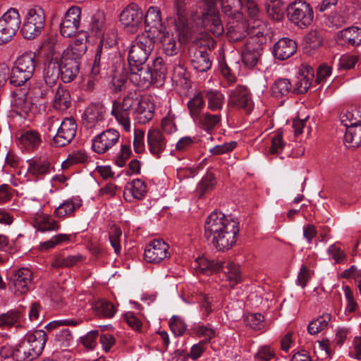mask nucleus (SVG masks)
<instances>
[{"instance_id": "1", "label": "nucleus", "mask_w": 361, "mask_h": 361, "mask_svg": "<svg viewBox=\"0 0 361 361\" xmlns=\"http://www.w3.org/2000/svg\"><path fill=\"white\" fill-rule=\"evenodd\" d=\"M238 233V223L221 212H212L204 223L205 238H211L220 251L231 249L236 243Z\"/></svg>"}, {"instance_id": "2", "label": "nucleus", "mask_w": 361, "mask_h": 361, "mask_svg": "<svg viewBox=\"0 0 361 361\" xmlns=\"http://www.w3.org/2000/svg\"><path fill=\"white\" fill-rule=\"evenodd\" d=\"M177 7L178 22H176L177 31L173 32L169 28H164L157 33L155 37H157L161 44L164 52L167 56L176 55L180 49V39L179 38V32H183V38L188 36V31L185 27V16L184 10L179 8V4H182L179 0L176 1Z\"/></svg>"}, {"instance_id": "3", "label": "nucleus", "mask_w": 361, "mask_h": 361, "mask_svg": "<svg viewBox=\"0 0 361 361\" xmlns=\"http://www.w3.org/2000/svg\"><path fill=\"white\" fill-rule=\"evenodd\" d=\"M36 63L35 52L26 51L19 56L11 69L10 83L16 87L24 85L32 77Z\"/></svg>"}, {"instance_id": "4", "label": "nucleus", "mask_w": 361, "mask_h": 361, "mask_svg": "<svg viewBox=\"0 0 361 361\" xmlns=\"http://www.w3.org/2000/svg\"><path fill=\"white\" fill-rule=\"evenodd\" d=\"M140 98L135 93H130L121 102H114L111 115L128 133L131 130L130 113H135L136 108L139 106Z\"/></svg>"}, {"instance_id": "5", "label": "nucleus", "mask_w": 361, "mask_h": 361, "mask_svg": "<svg viewBox=\"0 0 361 361\" xmlns=\"http://www.w3.org/2000/svg\"><path fill=\"white\" fill-rule=\"evenodd\" d=\"M154 39L149 33L139 35L133 42L128 53L129 66H142L154 48Z\"/></svg>"}, {"instance_id": "6", "label": "nucleus", "mask_w": 361, "mask_h": 361, "mask_svg": "<svg viewBox=\"0 0 361 361\" xmlns=\"http://www.w3.org/2000/svg\"><path fill=\"white\" fill-rule=\"evenodd\" d=\"M44 20L45 16L40 7L29 8L21 30L24 37L30 39L39 35L44 26Z\"/></svg>"}, {"instance_id": "7", "label": "nucleus", "mask_w": 361, "mask_h": 361, "mask_svg": "<svg viewBox=\"0 0 361 361\" xmlns=\"http://www.w3.org/2000/svg\"><path fill=\"white\" fill-rule=\"evenodd\" d=\"M32 272L27 268L10 271L7 274L8 289L16 295L25 294L32 283Z\"/></svg>"}, {"instance_id": "8", "label": "nucleus", "mask_w": 361, "mask_h": 361, "mask_svg": "<svg viewBox=\"0 0 361 361\" xmlns=\"http://www.w3.org/2000/svg\"><path fill=\"white\" fill-rule=\"evenodd\" d=\"M223 11L230 17L227 25V36L230 41L238 42L241 40L247 34L245 23L242 21L243 15L238 11H232L230 5L221 3Z\"/></svg>"}, {"instance_id": "9", "label": "nucleus", "mask_w": 361, "mask_h": 361, "mask_svg": "<svg viewBox=\"0 0 361 361\" xmlns=\"http://www.w3.org/2000/svg\"><path fill=\"white\" fill-rule=\"evenodd\" d=\"M288 15L290 21L298 27L310 25L313 20V11L305 1H295L288 8Z\"/></svg>"}, {"instance_id": "10", "label": "nucleus", "mask_w": 361, "mask_h": 361, "mask_svg": "<svg viewBox=\"0 0 361 361\" xmlns=\"http://www.w3.org/2000/svg\"><path fill=\"white\" fill-rule=\"evenodd\" d=\"M204 1L207 6V9L202 15V26L214 36H221L224 32V28L220 20L219 13L215 8L218 0Z\"/></svg>"}, {"instance_id": "11", "label": "nucleus", "mask_w": 361, "mask_h": 361, "mask_svg": "<svg viewBox=\"0 0 361 361\" xmlns=\"http://www.w3.org/2000/svg\"><path fill=\"white\" fill-rule=\"evenodd\" d=\"M20 23V14L16 8H9L1 16V43H6L13 39Z\"/></svg>"}, {"instance_id": "12", "label": "nucleus", "mask_w": 361, "mask_h": 361, "mask_svg": "<svg viewBox=\"0 0 361 361\" xmlns=\"http://www.w3.org/2000/svg\"><path fill=\"white\" fill-rule=\"evenodd\" d=\"M169 257V245L162 239H154L145 247L144 259L147 262L158 264Z\"/></svg>"}, {"instance_id": "13", "label": "nucleus", "mask_w": 361, "mask_h": 361, "mask_svg": "<svg viewBox=\"0 0 361 361\" xmlns=\"http://www.w3.org/2000/svg\"><path fill=\"white\" fill-rule=\"evenodd\" d=\"M119 138L120 133L116 130H106L92 139V148L97 154H104L118 142Z\"/></svg>"}, {"instance_id": "14", "label": "nucleus", "mask_w": 361, "mask_h": 361, "mask_svg": "<svg viewBox=\"0 0 361 361\" xmlns=\"http://www.w3.org/2000/svg\"><path fill=\"white\" fill-rule=\"evenodd\" d=\"M76 130L77 125L73 118L63 119L53 137V145L56 147H63L68 145L75 137Z\"/></svg>"}, {"instance_id": "15", "label": "nucleus", "mask_w": 361, "mask_h": 361, "mask_svg": "<svg viewBox=\"0 0 361 361\" xmlns=\"http://www.w3.org/2000/svg\"><path fill=\"white\" fill-rule=\"evenodd\" d=\"M228 104L237 109H243L246 113H250L254 107V103L247 88L242 86L236 87L230 93Z\"/></svg>"}, {"instance_id": "16", "label": "nucleus", "mask_w": 361, "mask_h": 361, "mask_svg": "<svg viewBox=\"0 0 361 361\" xmlns=\"http://www.w3.org/2000/svg\"><path fill=\"white\" fill-rule=\"evenodd\" d=\"M105 109L102 105L92 104L82 116L83 125L87 128L99 129L104 126Z\"/></svg>"}, {"instance_id": "17", "label": "nucleus", "mask_w": 361, "mask_h": 361, "mask_svg": "<svg viewBox=\"0 0 361 361\" xmlns=\"http://www.w3.org/2000/svg\"><path fill=\"white\" fill-rule=\"evenodd\" d=\"M129 79L134 85L146 89L149 87L152 81V73L148 66L144 65L129 66Z\"/></svg>"}, {"instance_id": "18", "label": "nucleus", "mask_w": 361, "mask_h": 361, "mask_svg": "<svg viewBox=\"0 0 361 361\" xmlns=\"http://www.w3.org/2000/svg\"><path fill=\"white\" fill-rule=\"evenodd\" d=\"M143 13L137 5H128L120 14V21L126 27H130L131 31L135 30L141 23Z\"/></svg>"}, {"instance_id": "19", "label": "nucleus", "mask_w": 361, "mask_h": 361, "mask_svg": "<svg viewBox=\"0 0 361 361\" xmlns=\"http://www.w3.org/2000/svg\"><path fill=\"white\" fill-rule=\"evenodd\" d=\"M246 25L247 34L250 35L247 41L259 43L261 45L264 37L269 33V28L267 27V25L259 18L249 19Z\"/></svg>"}, {"instance_id": "20", "label": "nucleus", "mask_w": 361, "mask_h": 361, "mask_svg": "<svg viewBox=\"0 0 361 361\" xmlns=\"http://www.w3.org/2000/svg\"><path fill=\"white\" fill-rule=\"evenodd\" d=\"M59 63L61 80L64 82L73 81L79 73L78 60L63 54L60 56Z\"/></svg>"}, {"instance_id": "21", "label": "nucleus", "mask_w": 361, "mask_h": 361, "mask_svg": "<svg viewBox=\"0 0 361 361\" xmlns=\"http://www.w3.org/2000/svg\"><path fill=\"white\" fill-rule=\"evenodd\" d=\"M145 33H149L154 39L157 32L166 27L161 23V13L157 7L149 8L145 17Z\"/></svg>"}, {"instance_id": "22", "label": "nucleus", "mask_w": 361, "mask_h": 361, "mask_svg": "<svg viewBox=\"0 0 361 361\" xmlns=\"http://www.w3.org/2000/svg\"><path fill=\"white\" fill-rule=\"evenodd\" d=\"M40 133L35 130H23L18 137V144L27 152L36 150L42 144Z\"/></svg>"}, {"instance_id": "23", "label": "nucleus", "mask_w": 361, "mask_h": 361, "mask_svg": "<svg viewBox=\"0 0 361 361\" xmlns=\"http://www.w3.org/2000/svg\"><path fill=\"white\" fill-rule=\"evenodd\" d=\"M297 51L296 42L288 37H283L276 42L273 47V54L279 60H286Z\"/></svg>"}, {"instance_id": "24", "label": "nucleus", "mask_w": 361, "mask_h": 361, "mask_svg": "<svg viewBox=\"0 0 361 361\" xmlns=\"http://www.w3.org/2000/svg\"><path fill=\"white\" fill-rule=\"evenodd\" d=\"M149 152L159 157L166 149L167 141L162 133L157 129H149L147 136Z\"/></svg>"}, {"instance_id": "25", "label": "nucleus", "mask_w": 361, "mask_h": 361, "mask_svg": "<svg viewBox=\"0 0 361 361\" xmlns=\"http://www.w3.org/2000/svg\"><path fill=\"white\" fill-rule=\"evenodd\" d=\"M146 183L141 179L133 180L124 189L123 196L126 201L133 202L142 199L147 194Z\"/></svg>"}, {"instance_id": "26", "label": "nucleus", "mask_w": 361, "mask_h": 361, "mask_svg": "<svg viewBox=\"0 0 361 361\" xmlns=\"http://www.w3.org/2000/svg\"><path fill=\"white\" fill-rule=\"evenodd\" d=\"M314 78V71L311 66L302 64L298 68L295 88L299 94H304L310 87Z\"/></svg>"}, {"instance_id": "27", "label": "nucleus", "mask_w": 361, "mask_h": 361, "mask_svg": "<svg viewBox=\"0 0 361 361\" xmlns=\"http://www.w3.org/2000/svg\"><path fill=\"white\" fill-rule=\"evenodd\" d=\"M261 45L251 41L246 42L242 49V61L248 68H252L257 63L261 55Z\"/></svg>"}, {"instance_id": "28", "label": "nucleus", "mask_w": 361, "mask_h": 361, "mask_svg": "<svg viewBox=\"0 0 361 361\" xmlns=\"http://www.w3.org/2000/svg\"><path fill=\"white\" fill-rule=\"evenodd\" d=\"M336 42L341 45L356 47L361 44V28L353 26L340 31L337 34Z\"/></svg>"}, {"instance_id": "29", "label": "nucleus", "mask_w": 361, "mask_h": 361, "mask_svg": "<svg viewBox=\"0 0 361 361\" xmlns=\"http://www.w3.org/2000/svg\"><path fill=\"white\" fill-rule=\"evenodd\" d=\"M60 53H55L44 69V79L46 84L53 86L59 79L60 73Z\"/></svg>"}, {"instance_id": "30", "label": "nucleus", "mask_w": 361, "mask_h": 361, "mask_svg": "<svg viewBox=\"0 0 361 361\" xmlns=\"http://www.w3.org/2000/svg\"><path fill=\"white\" fill-rule=\"evenodd\" d=\"M191 65L199 72H205L210 69L212 61L206 51L195 49L190 51Z\"/></svg>"}, {"instance_id": "31", "label": "nucleus", "mask_w": 361, "mask_h": 361, "mask_svg": "<svg viewBox=\"0 0 361 361\" xmlns=\"http://www.w3.org/2000/svg\"><path fill=\"white\" fill-rule=\"evenodd\" d=\"M11 102L13 110L21 117L25 116L30 110L31 103L27 99L26 92L21 90L13 92Z\"/></svg>"}, {"instance_id": "32", "label": "nucleus", "mask_w": 361, "mask_h": 361, "mask_svg": "<svg viewBox=\"0 0 361 361\" xmlns=\"http://www.w3.org/2000/svg\"><path fill=\"white\" fill-rule=\"evenodd\" d=\"M154 106L149 98L141 97L139 106L136 108L135 114V118L138 123L145 124L154 117Z\"/></svg>"}, {"instance_id": "33", "label": "nucleus", "mask_w": 361, "mask_h": 361, "mask_svg": "<svg viewBox=\"0 0 361 361\" xmlns=\"http://www.w3.org/2000/svg\"><path fill=\"white\" fill-rule=\"evenodd\" d=\"M34 225L37 230L45 232L57 231L60 226L59 223L52 219L50 216L42 212H37L34 217Z\"/></svg>"}, {"instance_id": "34", "label": "nucleus", "mask_w": 361, "mask_h": 361, "mask_svg": "<svg viewBox=\"0 0 361 361\" xmlns=\"http://www.w3.org/2000/svg\"><path fill=\"white\" fill-rule=\"evenodd\" d=\"M25 338L38 357L42 353L47 341V335L46 332L43 330H37L27 334Z\"/></svg>"}, {"instance_id": "35", "label": "nucleus", "mask_w": 361, "mask_h": 361, "mask_svg": "<svg viewBox=\"0 0 361 361\" xmlns=\"http://www.w3.org/2000/svg\"><path fill=\"white\" fill-rule=\"evenodd\" d=\"M82 205V201L78 198H72L65 200L54 210V216L57 218H63L71 215L75 210Z\"/></svg>"}, {"instance_id": "36", "label": "nucleus", "mask_w": 361, "mask_h": 361, "mask_svg": "<svg viewBox=\"0 0 361 361\" xmlns=\"http://www.w3.org/2000/svg\"><path fill=\"white\" fill-rule=\"evenodd\" d=\"M221 269H223L224 280L228 283L229 286L234 287L241 281V271L238 264L233 262H228Z\"/></svg>"}, {"instance_id": "37", "label": "nucleus", "mask_w": 361, "mask_h": 361, "mask_svg": "<svg viewBox=\"0 0 361 361\" xmlns=\"http://www.w3.org/2000/svg\"><path fill=\"white\" fill-rule=\"evenodd\" d=\"M51 164L44 159H32L28 161L27 171L34 176L38 177L50 172Z\"/></svg>"}, {"instance_id": "38", "label": "nucleus", "mask_w": 361, "mask_h": 361, "mask_svg": "<svg viewBox=\"0 0 361 361\" xmlns=\"http://www.w3.org/2000/svg\"><path fill=\"white\" fill-rule=\"evenodd\" d=\"M197 301L203 318L207 317L216 308V300L210 294L200 293Z\"/></svg>"}, {"instance_id": "39", "label": "nucleus", "mask_w": 361, "mask_h": 361, "mask_svg": "<svg viewBox=\"0 0 361 361\" xmlns=\"http://www.w3.org/2000/svg\"><path fill=\"white\" fill-rule=\"evenodd\" d=\"M82 260L83 257L79 254L68 256L58 254L54 256L51 265L54 268L70 267L77 264Z\"/></svg>"}, {"instance_id": "40", "label": "nucleus", "mask_w": 361, "mask_h": 361, "mask_svg": "<svg viewBox=\"0 0 361 361\" xmlns=\"http://www.w3.org/2000/svg\"><path fill=\"white\" fill-rule=\"evenodd\" d=\"M345 128V142L348 143L350 147H358L361 144V124L353 126L352 123H347Z\"/></svg>"}, {"instance_id": "41", "label": "nucleus", "mask_w": 361, "mask_h": 361, "mask_svg": "<svg viewBox=\"0 0 361 361\" xmlns=\"http://www.w3.org/2000/svg\"><path fill=\"white\" fill-rule=\"evenodd\" d=\"M86 42L87 37L83 35L82 37L77 38L63 54L78 60L87 50Z\"/></svg>"}, {"instance_id": "42", "label": "nucleus", "mask_w": 361, "mask_h": 361, "mask_svg": "<svg viewBox=\"0 0 361 361\" xmlns=\"http://www.w3.org/2000/svg\"><path fill=\"white\" fill-rule=\"evenodd\" d=\"M37 357V355L30 347V343L25 337L16 348V361H30Z\"/></svg>"}, {"instance_id": "43", "label": "nucleus", "mask_w": 361, "mask_h": 361, "mask_svg": "<svg viewBox=\"0 0 361 361\" xmlns=\"http://www.w3.org/2000/svg\"><path fill=\"white\" fill-rule=\"evenodd\" d=\"M71 104V95L69 92L63 87H59L55 92L53 106L56 109L64 111Z\"/></svg>"}, {"instance_id": "44", "label": "nucleus", "mask_w": 361, "mask_h": 361, "mask_svg": "<svg viewBox=\"0 0 361 361\" xmlns=\"http://www.w3.org/2000/svg\"><path fill=\"white\" fill-rule=\"evenodd\" d=\"M292 90L291 82L288 79L279 78L271 85V95L277 99L287 96Z\"/></svg>"}, {"instance_id": "45", "label": "nucleus", "mask_w": 361, "mask_h": 361, "mask_svg": "<svg viewBox=\"0 0 361 361\" xmlns=\"http://www.w3.org/2000/svg\"><path fill=\"white\" fill-rule=\"evenodd\" d=\"M331 317L330 313H324L318 317L309 324L307 327L308 332L312 335H315L326 329L331 320Z\"/></svg>"}, {"instance_id": "46", "label": "nucleus", "mask_w": 361, "mask_h": 361, "mask_svg": "<svg viewBox=\"0 0 361 361\" xmlns=\"http://www.w3.org/2000/svg\"><path fill=\"white\" fill-rule=\"evenodd\" d=\"M205 95L208 103L207 108L209 110L215 111L222 109L225 97L221 92L217 90H209Z\"/></svg>"}, {"instance_id": "47", "label": "nucleus", "mask_w": 361, "mask_h": 361, "mask_svg": "<svg viewBox=\"0 0 361 361\" xmlns=\"http://www.w3.org/2000/svg\"><path fill=\"white\" fill-rule=\"evenodd\" d=\"M326 252L329 258L334 261L335 264H344L347 261V254L338 242L329 245Z\"/></svg>"}, {"instance_id": "48", "label": "nucleus", "mask_w": 361, "mask_h": 361, "mask_svg": "<svg viewBox=\"0 0 361 361\" xmlns=\"http://www.w3.org/2000/svg\"><path fill=\"white\" fill-rule=\"evenodd\" d=\"M94 310L97 316L104 318L113 317L116 312L114 305L105 300L96 302L94 305Z\"/></svg>"}, {"instance_id": "49", "label": "nucleus", "mask_w": 361, "mask_h": 361, "mask_svg": "<svg viewBox=\"0 0 361 361\" xmlns=\"http://www.w3.org/2000/svg\"><path fill=\"white\" fill-rule=\"evenodd\" d=\"M198 119L203 129L207 131H211L220 125L221 115L220 114H212L210 113H205L203 114Z\"/></svg>"}, {"instance_id": "50", "label": "nucleus", "mask_w": 361, "mask_h": 361, "mask_svg": "<svg viewBox=\"0 0 361 361\" xmlns=\"http://www.w3.org/2000/svg\"><path fill=\"white\" fill-rule=\"evenodd\" d=\"M188 107L190 114L194 120L198 119L201 116L200 113L204 107V100L201 94L195 95L188 102Z\"/></svg>"}, {"instance_id": "51", "label": "nucleus", "mask_w": 361, "mask_h": 361, "mask_svg": "<svg viewBox=\"0 0 361 361\" xmlns=\"http://www.w3.org/2000/svg\"><path fill=\"white\" fill-rule=\"evenodd\" d=\"M73 343V336L68 329L59 331L55 336L54 343L56 347L65 348L71 346Z\"/></svg>"}, {"instance_id": "52", "label": "nucleus", "mask_w": 361, "mask_h": 361, "mask_svg": "<svg viewBox=\"0 0 361 361\" xmlns=\"http://www.w3.org/2000/svg\"><path fill=\"white\" fill-rule=\"evenodd\" d=\"M10 340V336L1 333V359H7L8 361H16V348L14 349Z\"/></svg>"}, {"instance_id": "53", "label": "nucleus", "mask_w": 361, "mask_h": 361, "mask_svg": "<svg viewBox=\"0 0 361 361\" xmlns=\"http://www.w3.org/2000/svg\"><path fill=\"white\" fill-rule=\"evenodd\" d=\"M304 41L305 49H317L322 45L323 37L319 32L312 30L306 35Z\"/></svg>"}, {"instance_id": "54", "label": "nucleus", "mask_w": 361, "mask_h": 361, "mask_svg": "<svg viewBox=\"0 0 361 361\" xmlns=\"http://www.w3.org/2000/svg\"><path fill=\"white\" fill-rule=\"evenodd\" d=\"M341 123L345 127V124L352 123L353 126L361 124V108H352L348 110L341 116Z\"/></svg>"}, {"instance_id": "55", "label": "nucleus", "mask_w": 361, "mask_h": 361, "mask_svg": "<svg viewBox=\"0 0 361 361\" xmlns=\"http://www.w3.org/2000/svg\"><path fill=\"white\" fill-rule=\"evenodd\" d=\"M192 332L197 336L203 338L202 341L204 343L209 342L216 336V332L212 328L200 324L192 328Z\"/></svg>"}, {"instance_id": "56", "label": "nucleus", "mask_w": 361, "mask_h": 361, "mask_svg": "<svg viewBox=\"0 0 361 361\" xmlns=\"http://www.w3.org/2000/svg\"><path fill=\"white\" fill-rule=\"evenodd\" d=\"M122 231L121 228L116 226H112L110 228L109 238L111 245L114 250L116 254L118 255L121 250V238Z\"/></svg>"}, {"instance_id": "57", "label": "nucleus", "mask_w": 361, "mask_h": 361, "mask_svg": "<svg viewBox=\"0 0 361 361\" xmlns=\"http://www.w3.org/2000/svg\"><path fill=\"white\" fill-rule=\"evenodd\" d=\"M20 318V314L18 310H10L6 314H1V329L17 326Z\"/></svg>"}, {"instance_id": "58", "label": "nucleus", "mask_w": 361, "mask_h": 361, "mask_svg": "<svg viewBox=\"0 0 361 361\" xmlns=\"http://www.w3.org/2000/svg\"><path fill=\"white\" fill-rule=\"evenodd\" d=\"M196 137L184 136L180 138L176 144L175 150L179 152H185L191 149L198 143Z\"/></svg>"}, {"instance_id": "59", "label": "nucleus", "mask_w": 361, "mask_h": 361, "mask_svg": "<svg viewBox=\"0 0 361 361\" xmlns=\"http://www.w3.org/2000/svg\"><path fill=\"white\" fill-rule=\"evenodd\" d=\"M343 290L344 293L345 298L347 301V304L345 309V314H352L354 313L357 307L358 304L355 300L354 293L351 288L348 286H345L343 287Z\"/></svg>"}, {"instance_id": "60", "label": "nucleus", "mask_w": 361, "mask_h": 361, "mask_svg": "<svg viewBox=\"0 0 361 361\" xmlns=\"http://www.w3.org/2000/svg\"><path fill=\"white\" fill-rule=\"evenodd\" d=\"M175 118V114L171 109H169L166 115L161 120V129L164 132L171 134L177 130Z\"/></svg>"}, {"instance_id": "61", "label": "nucleus", "mask_w": 361, "mask_h": 361, "mask_svg": "<svg viewBox=\"0 0 361 361\" xmlns=\"http://www.w3.org/2000/svg\"><path fill=\"white\" fill-rule=\"evenodd\" d=\"M271 145L269 149L270 154H280L284 147L285 142L283 140L282 133L280 131L276 132L271 137Z\"/></svg>"}, {"instance_id": "62", "label": "nucleus", "mask_w": 361, "mask_h": 361, "mask_svg": "<svg viewBox=\"0 0 361 361\" xmlns=\"http://www.w3.org/2000/svg\"><path fill=\"white\" fill-rule=\"evenodd\" d=\"M131 154L132 152L130 145L122 144L121 149L116 157L115 164L119 167L124 166L126 164V161L129 159Z\"/></svg>"}, {"instance_id": "63", "label": "nucleus", "mask_w": 361, "mask_h": 361, "mask_svg": "<svg viewBox=\"0 0 361 361\" xmlns=\"http://www.w3.org/2000/svg\"><path fill=\"white\" fill-rule=\"evenodd\" d=\"M87 159V156L85 151L82 149L75 150L72 152L66 160L63 162V164L71 166L77 164H82Z\"/></svg>"}, {"instance_id": "64", "label": "nucleus", "mask_w": 361, "mask_h": 361, "mask_svg": "<svg viewBox=\"0 0 361 361\" xmlns=\"http://www.w3.org/2000/svg\"><path fill=\"white\" fill-rule=\"evenodd\" d=\"M240 6L241 8L247 13L250 19L259 18V10L255 0H245Z\"/></svg>"}]
</instances>
